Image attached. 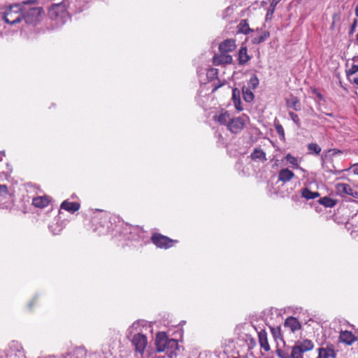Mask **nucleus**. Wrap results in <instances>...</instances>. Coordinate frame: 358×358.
<instances>
[{
  "instance_id": "nucleus-1",
  "label": "nucleus",
  "mask_w": 358,
  "mask_h": 358,
  "mask_svg": "<svg viewBox=\"0 0 358 358\" xmlns=\"http://www.w3.org/2000/svg\"><path fill=\"white\" fill-rule=\"evenodd\" d=\"M36 0L24 1L21 3L10 5L3 13V19L7 24L15 25L22 20L23 5L36 4Z\"/></svg>"
},
{
  "instance_id": "nucleus-2",
  "label": "nucleus",
  "mask_w": 358,
  "mask_h": 358,
  "mask_svg": "<svg viewBox=\"0 0 358 358\" xmlns=\"http://www.w3.org/2000/svg\"><path fill=\"white\" fill-rule=\"evenodd\" d=\"M156 350L162 352L166 350H177L178 348V341L173 338H169L165 332H159L155 338Z\"/></svg>"
},
{
  "instance_id": "nucleus-3",
  "label": "nucleus",
  "mask_w": 358,
  "mask_h": 358,
  "mask_svg": "<svg viewBox=\"0 0 358 358\" xmlns=\"http://www.w3.org/2000/svg\"><path fill=\"white\" fill-rule=\"evenodd\" d=\"M42 11L43 8L41 7L34 6L26 10L23 6L22 20H24L27 24H34L39 20V17Z\"/></svg>"
},
{
  "instance_id": "nucleus-4",
  "label": "nucleus",
  "mask_w": 358,
  "mask_h": 358,
  "mask_svg": "<svg viewBox=\"0 0 358 358\" xmlns=\"http://www.w3.org/2000/svg\"><path fill=\"white\" fill-rule=\"evenodd\" d=\"M152 242L159 248L168 249L173 245L174 243H176V240L171 239L166 236L160 234H154L151 237Z\"/></svg>"
},
{
  "instance_id": "nucleus-5",
  "label": "nucleus",
  "mask_w": 358,
  "mask_h": 358,
  "mask_svg": "<svg viewBox=\"0 0 358 358\" xmlns=\"http://www.w3.org/2000/svg\"><path fill=\"white\" fill-rule=\"evenodd\" d=\"M66 5L64 2L55 3L51 6L48 10V15L52 20H62L66 15Z\"/></svg>"
},
{
  "instance_id": "nucleus-6",
  "label": "nucleus",
  "mask_w": 358,
  "mask_h": 358,
  "mask_svg": "<svg viewBox=\"0 0 358 358\" xmlns=\"http://www.w3.org/2000/svg\"><path fill=\"white\" fill-rule=\"evenodd\" d=\"M131 343L135 347V351L143 355L148 345V339L145 335L138 333L133 336Z\"/></svg>"
},
{
  "instance_id": "nucleus-7",
  "label": "nucleus",
  "mask_w": 358,
  "mask_h": 358,
  "mask_svg": "<svg viewBox=\"0 0 358 358\" xmlns=\"http://www.w3.org/2000/svg\"><path fill=\"white\" fill-rule=\"evenodd\" d=\"M245 121L243 117H234L228 123L227 129L233 134H239L244 128Z\"/></svg>"
},
{
  "instance_id": "nucleus-8",
  "label": "nucleus",
  "mask_w": 358,
  "mask_h": 358,
  "mask_svg": "<svg viewBox=\"0 0 358 358\" xmlns=\"http://www.w3.org/2000/svg\"><path fill=\"white\" fill-rule=\"evenodd\" d=\"M233 58L231 55H228L227 53H222L220 55H215L213 57V64L218 66L222 64H229L232 63Z\"/></svg>"
},
{
  "instance_id": "nucleus-9",
  "label": "nucleus",
  "mask_w": 358,
  "mask_h": 358,
  "mask_svg": "<svg viewBox=\"0 0 358 358\" xmlns=\"http://www.w3.org/2000/svg\"><path fill=\"white\" fill-rule=\"evenodd\" d=\"M236 47V41L234 39H227L220 44L219 50L222 53H228L235 50Z\"/></svg>"
},
{
  "instance_id": "nucleus-10",
  "label": "nucleus",
  "mask_w": 358,
  "mask_h": 358,
  "mask_svg": "<svg viewBox=\"0 0 358 358\" xmlns=\"http://www.w3.org/2000/svg\"><path fill=\"white\" fill-rule=\"evenodd\" d=\"M357 338L354 336V334L351 331H342L339 335V341L346 345H350L355 341Z\"/></svg>"
},
{
  "instance_id": "nucleus-11",
  "label": "nucleus",
  "mask_w": 358,
  "mask_h": 358,
  "mask_svg": "<svg viewBox=\"0 0 358 358\" xmlns=\"http://www.w3.org/2000/svg\"><path fill=\"white\" fill-rule=\"evenodd\" d=\"M336 188L340 193L346 194L355 198L358 197V192L354 191L352 188L348 184L339 183L336 185Z\"/></svg>"
},
{
  "instance_id": "nucleus-12",
  "label": "nucleus",
  "mask_w": 358,
  "mask_h": 358,
  "mask_svg": "<svg viewBox=\"0 0 358 358\" xmlns=\"http://www.w3.org/2000/svg\"><path fill=\"white\" fill-rule=\"evenodd\" d=\"M238 64L243 66L247 64L251 59V57L248 54V49L245 46H243L238 51Z\"/></svg>"
},
{
  "instance_id": "nucleus-13",
  "label": "nucleus",
  "mask_w": 358,
  "mask_h": 358,
  "mask_svg": "<svg viewBox=\"0 0 358 358\" xmlns=\"http://www.w3.org/2000/svg\"><path fill=\"white\" fill-rule=\"evenodd\" d=\"M294 176L295 175L293 171L288 169H283L278 173V180L285 183L290 181Z\"/></svg>"
},
{
  "instance_id": "nucleus-14",
  "label": "nucleus",
  "mask_w": 358,
  "mask_h": 358,
  "mask_svg": "<svg viewBox=\"0 0 358 358\" xmlns=\"http://www.w3.org/2000/svg\"><path fill=\"white\" fill-rule=\"evenodd\" d=\"M60 208L71 213H74L79 210L80 204L77 202L64 201L60 206Z\"/></svg>"
},
{
  "instance_id": "nucleus-15",
  "label": "nucleus",
  "mask_w": 358,
  "mask_h": 358,
  "mask_svg": "<svg viewBox=\"0 0 358 358\" xmlns=\"http://www.w3.org/2000/svg\"><path fill=\"white\" fill-rule=\"evenodd\" d=\"M295 345L299 347L303 352L312 350L314 348V343L308 339H304L303 341H297Z\"/></svg>"
},
{
  "instance_id": "nucleus-16",
  "label": "nucleus",
  "mask_w": 358,
  "mask_h": 358,
  "mask_svg": "<svg viewBox=\"0 0 358 358\" xmlns=\"http://www.w3.org/2000/svg\"><path fill=\"white\" fill-rule=\"evenodd\" d=\"M285 326L289 327L292 332L300 329L301 327L300 322L293 317H289L285 320Z\"/></svg>"
},
{
  "instance_id": "nucleus-17",
  "label": "nucleus",
  "mask_w": 358,
  "mask_h": 358,
  "mask_svg": "<svg viewBox=\"0 0 358 358\" xmlns=\"http://www.w3.org/2000/svg\"><path fill=\"white\" fill-rule=\"evenodd\" d=\"M259 342L262 348L266 352L270 350V346L267 339V334L265 331H262L258 334Z\"/></svg>"
},
{
  "instance_id": "nucleus-18",
  "label": "nucleus",
  "mask_w": 358,
  "mask_h": 358,
  "mask_svg": "<svg viewBox=\"0 0 358 358\" xmlns=\"http://www.w3.org/2000/svg\"><path fill=\"white\" fill-rule=\"evenodd\" d=\"M238 33L248 35L250 32H253L254 30L250 29L247 20H241L237 26Z\"/></svg>"
},
{
  "instance_id": "nucleus-19",
  "label": "nucleus",
  "mask_w": 358,
  "mask_h": 358,
  "mask_svg": "<svg viewBox=\"0 0 358 358\" xmlns=\"http://www.w3.org/2000/svg\"><path fill=\"white\" fill-rule=\"evenodd\" d=\"M214 120L219 122L220 124L228 126V123L231 119L230 114L227 111L221 113L219 115L214 116Z\"/></svg>"
},
{
  "instance_id": "nucleus-20",
  "label": "nucleus",
  "mask_w": 358,
  "mask_h": 358,
  "mask_svg": "<svg viewBox=\"0 0 358 358\" xmlns=\"http://www.w3.org/2000/svg\"><path fill=\"white\" fill-rule=\"evenodd\" d=\"M50 200L47 196H38L33 199L32 204L37 208H45L49 204Z\"/></svg>"
},
{
  "instance_id": "nucleus-21",
  "label": "nucleus",
  "mask_w": 358,
  "mask_h": 358,
  "mask_svg": "<svg viewBox=\"0 0 358 358\" xmlns=\"http://www.w3.org/2000/svg\"><path fill=\"white\" fill-rule=\"evenodd\" d=\"M301 196L307 200L313 199L320 196L317 192H312L308 187H304L301 189Z\"/></svg>"
},
{
  "instance_id": "nucleus-22",
  "label": "nucleus",
  "mask_w": 358,
  "mask_h": 358,
  "mask_svg": "<svg viewBox=\"0 0 358 358\" xmlns=\"http://www.w3.org/2000/svg\"><path fill=\"white\" fill-rule=\"evenodd\" d=\"M250 156L252 159L255 161L260 160L262 162H265L267 160L266 153L261 148H255Z\"/></svg>"
},
{
  "instance_id": "nucleus-23",
  "label": "nucleus",
  "mask_w": 358,
  "mask_h": 358,
  "mask_svg": "<svg viewBox=\"0 0 358 358\" xmlns=\"http://www.w3.org/2000/svg\"><path fill=\"white\" fill-rule=\"evenodd\" d=\"M232 99L234 101V104L235 108L241 111L243 110L241 107V101L240 99V92L237 88H234L232 91Z\"/></svg>"
},
{
  "instance_id": "nucleus-24",
  "label": "nucleus",
  "mask_w": 358,
  "mask_h": 358,
  "mask_svg": "<svg viewBox=\"0 0 358 358\" xmlns=\"http://www.w3.org/2000/svg\"><path fill=\"white\" fill-rule=\"evenodd\" d=\"M287 105L288 107L293 108L296 111L301 109V106L299 99L294 96H291V97L287 100Z\"/></svg>"
},
{
  "instance_id": "nucleus-25",
  "label": "nucleus",
  "mask_w": 358,
  "mask_h": 358,
  "mask_svg": "<svg viewBox=\"0 0 358 358\" xmlns=\"http://www.w3.org/2000/svg\"><path fill=\"white\" fill-rule=\"evenodd\" d=\"M318 203L327 208H333L336 206L337 201L329 196H324L318 200Z\"/></svg>"
},
{
  "instance_id": "nucleus-26",
  "label": "nucleus",
  "mask_w": 358,
  "mask_h": 358,
  "mask_svg": "<svg viewBox=\"0 0 358 358\" xmlns=\"http://www.w3.org/2000/svg\"><path fill=\"white\" fill-rule=\"evenodd\" d=\"M282 0H272L269 8L267 9V12L266 14L265 19L266 20H270L273 17V15L275 12L276 6Z\"/></svg>"
},
{
  "instance_id": "nucleus-27",
  "label": "nucleus",
  "mask_w": 358,
  "mask_h": 358,
  "mask_svg": "<svg viewBox=\"0 0 358 358\" xmlns=\"http://www.w3.org/2000/svg\"><path fill=\"white\" fill-rule=\"evenodd\" d=\"M270 36L269 31H264L262 35L259 36H254L252 38V44H259L263 42H264Z\"/></svg>"
},
{
  "instance_id": "nucleus-28",
  "label": "nucleus",
  "mask_w": 358,
  "mask_h": 358,
  "mask_svg": "<svg viewBox=\"0 0 358 358\" xmlns=\"http://www.w3.org/2000/svg\"><path fill=\"white\" fill-rule=\"evenodd\" d=\"M243 99L247 102H251L254 99V94L252 92L250 88L243 87L242 89Z\"/></svg>"
},
{
  "instance_id": "nucleus-29",
  "label": "nucleus",
  "mask_w": 358,
  "mask_h": 358,
  "mask_svg": "<svg viewBox=\"0 0 358 358\" xmlns=\"http://www.w3.org/2000/svg\"><path fill=\"white\" fill-rule=\"evenodd\" d=\"M307 148H308L309 154L317 155L321 152V148L317 143H309L307 145Z\"/></svg>"
},
{
  "instance_id": "nucleus-30",
  "label": "nucleus",
  "mask_w": 358,
  "mask_h": 358,
  "mask_svg": "<svg viewBox=\"0 0 358 358\" xmlns=\"http://www.w3.org/2000/svg\"><path fill=\"white\" fill-rule=\"evenodd\" d=\"M304 352H303V350H301L299 347L296 346V345H294L292 348V351H291V353H290V358H303V354Z\"/></svg>"
},
{
  "instance_id": "nucleus-31",
  "label": "nucleus",
  "mask_w": 358,
  "mask_h": 358,
  "mask_svg": "<svg viewBox=\"0 0 358 358\" xmlns=\"http://www.w3.org/2000/svg\"><path fill=\"white\" fill-rule=\"evenodd\" d=\"M259 82L258 78L255 75H253L250 78V80L248 83L249 88L252 89V90L256 89L259 85Z\"/></svg>"
},
{
  "instance_id": "nucleus-32",
  "label": "nucleus",
  "mask_w": 358,
  "mask_h": 358,
  "mask_svg": "<svg viewBox=\"0 0 358 358\" xmlns=\"http://www.w3.org/2000/svg\"><path fill=\"white\" fill-rule=\"evenodd\" d=\"M276 353L280 358H290V353L287 350L277 349Z\"/></svg>"
},
{
  "instance_id": "nucleus-33",
  "label": "nucleus",
  "mask_w": 358,
  "mask_h": 358,
  "mask_svg": "<svg viewBox=\"0 0 358 358\" xmlns=\"http://www.w3.org/2000/svg\"><path fill=\"white\" fill-rule=\"evenodd\" d=\"M275 128L279 136L281 138H285V132L282 126L279 123H275Z\"/></svg>"
},
{
  "instance_id": "nucleus-34",
  "label": "nucleus",
  "mask_w": 358,
  "mask_h": 358,
  "mask_svg": "<svg viewBox=\"0 0 358 358\" xmlns=\"http://www.w3.org/2000/svg\"><path fill=\"white\" fill-rule=\"evenodd\" d=\"M218 70L217 69H210L207 72V76L211 80L213 78H217Z\"/></svg>"
},
{
  "instance_id": "nucleus-35",
  "label": "nucleus",
  "mask_w": 358,
  "mask_h": 358,
  "mask_svg": "<svg viewBox=\"0 0 358 358\" xmlns=\"http://www.w3.org/2000/svg\"><path fill=\"white\" fill-rule=\"evenodd\" d=\"M289 115L290 118L292 119V121H293V122H294V123H295L298 127H299V126H300L301 122H300V119H299V116H298L296 113H293V112H289Z\"/></svg>"
},
{
  "instance_id": "nucleus-36",
  "label": "nucleus",
  "mask_w": 358,
  "mask_h": 358,
  "mask_svg": "<svg viewBox=\"0 0 358 358\" xmlns=\"http://www.w3.org/2000/svg\"><path fill=\"white\" fill-rule=\"evenodd\" d=\"M286 160L291 164L297 165V159L290 154H287L285 157Z\"/></svg>"
},
{
  "instance_id": "nucleus-37",
  "label": "nucleus",
  "mask_w": 358,
  "mask_h": 358,
  "mask_svg": "<svg viewBox=\"0 0 358 358\" xmlns=\"http://www.w3.org/2000/svg\"><path fill=\"white\" fill-rule=\"evenodd\" d=\"M317 358H329V355L325 350L323 348H320Z\"/></svg>"
},
{
  "instance_id": "nucleus-38",
  "label": "nucleus",
  "mask_w": 358,
  "mask_h": 358,
  "mask_svg": "<svg viewBox=\"0 0 358 358\" xmlns=\"http://www.w3.org/2000/svg\"><path fill=\"white\" fill-rule=\"evenodd\" d=\"M328 152L331 156H336L337 155H340V154L343 153V151L341 150H338V149L334 148V149H329L328 150Z\"/></svg>"
},
{
  "instance_id": "nucleus-39",
  "label": "nucleus",
  "mask_w": 358,
  "mask_h": 358,
  "mask_svg": "<svg viewBox=\"0 0 358 358\" xmlns=\"http://www.w3.org/2000/svg\"><path fill=\"white\" fill-rule=\"evenodd\" d=\"M8 194V187L5 185H0V196Z\"/></svg>"
},
{
  "instance_id": "nucleus-40",
  "label": "nucleus",
  "mask_w": 358,
  "mask_h": 358,
  "mask_svg": "<svg viewBox=\"0 0 358 358\" xmlns=\"http://www.w3.org/2000/svg\"><path fill=\"white\" fill-rule=\"evenodd\" d=\"M357 71H358V65L352 64V66L348 71V74L352 75V74H355V73H357Z\"/></svg>"
},
{
  "instance_id": "nucleus-41",
  "label": "nucleus",
  "mask_w": 358,
  "mask_h": 358,
  "mask_svg": "<svg viewBox=\"0 0 358 358\" xmlns=\"http://www.w3.org/2000/svg\"><path fill=\"white\" fill-rule=\"evenodd\" d=\"M217 84L214 85V87L213 89V92H215L218 88L223 86L224 85V82H221L220 80H217Z\"/></svg>"
},
{
  "instance_id": "nucleus-42",
  "label": "nucleus",
  "mask_w": 358,
  "mask_h": 358,
  "mask_svg": "<svg viewBox=\"0 0 358 358\" xmlns=\"http://www.w3.org/2000/svg\"><path fill=\"white\" fill-rule=\"evenodd\" d=\"M314 92L315 93V94L317 95V98L320 99V100H323L324 99V96H322V94L320 93V92H318L317 91V90H314Z\"/></svg>"
},
{
  "instance_id": "nucleus-43",
  "label": "nucleus",
  "mask_w": 358,
  "mask_h": 358,
  "mask_svg": "<svg viewBox=\"0 0 358 358\" xmlns=\"http://www.w3.org/2000/svg\"><path fill=\"white\" fill-rule=\"evenodd\" d=\"M353 173L358 175V164H355L353 166Z\"/></svg>"
},
{
  "instance_id": "nucleus-44",
  "label": "nucleus",
  "mask_w": 358,
  "mask_h": 358,
  "mask_svg": "<svg viewBox=\"0 0 358 358\" xmlns=\"http://www.w3.org/2000/svg\"><path fill=\"white\" fill-rule=\"evenodd\" d=\"M356 25H357V20H354V22H353V24H352V30L355 29V27H356Z\"/></svg>"
},
{
  "instance_id": "nucleus-45",
  "label": "nucleus",
  "mask_w": 358,
  "mask_h": 358,
  "mask_svg": "<svg viewBox=\"0 0 358 358\" xmlns=\"http://www.w3.org/2000/svg\"><path fill=\"white\" fill-rule=\"evenodd\" d=\"M354 83H355V84L358 85V77H357V78H355L354 79Z\"/></svg>"
},
{
  "instance_id": "nucleus-46",
  "label": "nucleus",
  "mask_w": 358,
  "mask_h": 358,
  "mask_svg": "<svg viewBox=\"0 0 358 358\" xmlns=\"http://www.w3.org/2000/svg\"><path fill=\"white\" fill-rule=\"evenodd\" d=\"M4 156V155L2 154V152H0V162L2 161V158Z\"/></svg>"
},
{
  "instance_id": "nucleus-47",
  "label": "nucleus",
  "mask_w": 358,
  "mask_h": 358,
  "mask_svg": "<svg viewBox=\"0 0 358 358\" xmlns=\"http://www.w3.org/2000/svg\"><path fill=\"white\" fill-rule=\"evenodd\" d=\"M262 5H266V2H265V1H262Z\"/></svg>"
},
{
  "instance_id": "nucleus-48",
  "label": "nucleus",
  "mask_w": 358,
  "mask_h": 358,
  "mask_svg": "<svg viewBox=\"0 0 358 358\" xmlns=\"http://www.w3.org/2000/svg\"><path fill=\"white\" fill-rule=\"evenodd\" d=\"M357 38H358V34H357Z\"/></svg>"
},
{
  "instance_id": "nucleus-49",
  "label": "nucleus",
  "mask_w": 358,
  "mask_h": 358,
  "mask_svg": "<svg viewBox=\"0 0 358 358\" xmlns=\"http://www.w3.org/2000/svg\"><path fill=\"white\" fill-rule=\"evenodd\" d=\"M357 38H358V34H357Z\"/></svg>"
}]
</instances>
